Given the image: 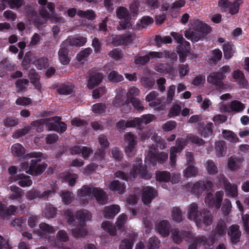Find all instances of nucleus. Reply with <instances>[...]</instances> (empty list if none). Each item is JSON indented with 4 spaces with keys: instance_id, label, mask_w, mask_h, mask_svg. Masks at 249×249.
I'll use <instances>...</instances> for the list:
<instances>
[{
    "instance_id": "ddd939ff",
    "label": "nucleus",
    "mask_w": 249,
    "mask_h": 249,
    "mask_svg": "<svg viewBox=\"0 0 249 249\" xmlns=\"http://www.w3.org/2000/svg\"><path fill=\"white\" fill-rule=\"evenodd\" d=\"M158 196L156 190L151 187L147 186L143 188L142 195V201L144 204L149 205L153 199Z\"/></svg>"
},
{
    "instance_id": "473e14b6",
    "label": "nucleus",
    "mask_w": 249,
    "mask_h": 249,
    "mask_svg": "<svg viewBox=\"0 0 249 249\" xmlns=\"http://www.w3.org/2000/svg\"><path fill=\"white\" fill-rule=\"evenodd\" d=\"M29 77L31 80V82L35 86V88L37 89H40L41 85L39 83L40 77L39 75L36 73L35 70H31L29 73Z\"/></svg>"
},
{
    "instance_id": "dca6fc26",
    "label": "nucleus",
    "mask_w": 249,
    "mask_h": 249,
    "mask_svg": "<svg viewBox=\"0 0 249 249\" xmlns=\"http://www.w3.org/2000/svg\"><path fill=\"white\" fill-rule=\"evenodd\" d=\"M55 230L54 227L46 223L42 222L39 225L37 229V234L42 238H46L47 235L54 233Z\"/></svg>"
},
{
    "instance_id": "20e7f679",
    "label": "nucleus",
    "mask_w": 249,
    "mask_h": 249,
    "mask_svg": "<svg viewBox=\"0 0 249 249\" xmlns=\"http://www.w3.org/2000/svg\"><path fill=\"white\" fill-rule=\"evenodd\" d=\"M211 28L207 24L200 22H196L194 24L193 31H186L185 37L193 42H196L209 34Z\"/></svg>"
},
{
    "instance_id": "4c0bfd02",
    "label": "nucleus",
    "mask_w": 249,
    "mask_h": 249,
    "mask_svg": "<svg viewBox=\"0 0 249 249\" xmlns=\"http://www.w3.org/2000/svg\"><path fill=\"white\" fill-rule=\"evenodd\" d=\"M109 188L113 191H117L120 193H122L124 192L125 186L124 183L121 182L118 180H116L110 183Z\"/></svg>"
},
{
    "instance_id": "7c9ffc66",
    "label": "nucleus",
    "mask_w": 249,
    "mask_h": 249,
    "mask_svg": "<svg viewBox=\"0 0 249 249\" xmlns=\"http://www.w3.org/2000/svg\"><path fill=\"white\" fill-rule=\"evenodd\" d=\"M11 152L14 156L17 157H21L25 154V148L18 143H15L12 146Z\"/></svg>"
},
{
    "instance_id": "39448f33",
    "label": "nucleus",
    "mask_w": 249,
    "mask_h": 249,
    "mask_svg": "<svg viewBox=\"0 0 249 249\" xmlns=\"http://www.w3.org/2000/svg\"><path fill=\"white\" fill-rule=\"evenodd\" d=\"M117 17L122 19L120 25L117 27L118 30L125 29L132 27L131 22V17L127 9L124 7H119L116 11Z\"/></svg>"
},
{
    "instance_id": "680f3d73",
    "label": "nucleus",
    "mask_w": 249,
    "mask_h": 249,
    "mask_svg": "<svg viewBox=\"0 0 249 249\" xmlns=\"http://www.w3.org/2000/svg\"><path fill=\"white\" fill-rule=\"evenodd\" d=\"M172 217L174 220L180 222L182 219L181 211L178 207H174L172 210Z\"/></svg>"
},
{
    "instance_id": "a19ab883",
    "label": "nucleus",
    "mask_w": 249,
    "mask_h": 249,
    "mask_svg": "<svg viewBox=\"0 0 249 249\" xmlns=\"http://www.w3.org/2000/svg\"><path fill=\"white\" fill-rule=\"evenodd\" d=\"M245 107V105L241 102L234 100L231 102L230 107L231 111L239 112L242 111Z\"/></svg>"
},
{
    "instance_id": "ea45409f",
    "label": "nucleus",
    "mask_w": 249,
    "mask_h": 249,
    "mask_svg": "<svg viewBox=\"0 0 249 249\" xmlns=\"http://www.w3.org/2000/svg\"><path fill=\"white\" fill-rule=\"evenodd\" d=\"M222 52L219 49H214L212 51V56L209 59V63L211 65H215L222 58Z\"/></svg>"
},
{
    "instance_id": "c756f323",
    "label": "nucleus",
    "mask_w": 249,
    "mask_h": 249,
    "mask_svg": "<svg viewBox=\"0 0 249 249\" xmlns=\"http://www.w3.org/2000/svg\"><path fill=\"white\" fill-rule=\"evenodd\" d=\"M171 174L167 171H158L156 173V180L159 182H168L170 180Z\"/></svg>"
},
{
    "instance_id": "e433bc0d",
    "label": "nucleus",
    "mask_w": 249,
    "mask_h": 249,
    "mask_svg": "<svg viewBox=\"0 0 249 249\" xmlns=\"http://www.w3.org/2000/svg\"><path fill=\"white\" fill-rule=\"evenodd\" d=\"M215 150L217 155L220 157H222L226 151L225 142L223 141H219L215 143Z\"/></svg>"
},
{
    "instance_id": "338daca9",
    "label": "nucleus",
    "mask_w": 249,
    "mask_h": 249,
    "mask_svg": "<svg viewBox=\"0 0 249 249\" xmlns=\"http://www.w3.org/2000/svg\"><path fill=\"white\" fill-rule=\"evenodd\" d=\"M205 202L209 207H215L216 203L215 198L211 193H208L205 198Z\"/></svg>"
},
{
    "instance_id": "49530a36",
    "label": "nucleus",
    "mask_w": 249,
    "mask_h": 249,
    "mask_svg": "<svg viewBox=\"0 0 249 249\" xmlns=\"http://www.w3.org/2000/svg\"><path fill=\"white\" fill-rule=\"evenodd\" d=\"M76 217L78 219L83 220L82 221L85 220H89L91 218V213L86 210H80L77 212L76 213Z\"/></svg>"
},
{
    "instance_id": "774afa93",
    "label": "nucleus",
    "mask_w": 249,
    "mask_h": 249,
    "mask_svg": "<svg viewBox=\"0 0 249 249\" xmlns=\"http://www.w3.org/2000/svg\"><path fill=\"white\" fill-rule=\"evenodd\" d=\"M131 103L133 107L138 111H142L144 109L142 102L136 98H132Z\"/></svg>"
},
{
    "instance_id": "09e8293b",
    "label": "nucleus",
    "mask_w": 249,
    "mask_h": 249,
    "mask_svg": "<svg viewBox=\"0 0 249 249\" xmlns=\"http://www.w3.org/2000/svg\"><path fill=\"white\" fill-rule=\"evenodd\" d=\"M177 51L179 54V61L181 63L184 62L186 58L189 50L187 48L184 49L181 45H179L177 47Z\"/></svg>"
},
{
    "instance_id": "f3484780",
    "label": "nucleus",
    "mask_w": 249,
    "mask_h": 249,
    "mask_svg": "<svg viewBox=\"0 0 249 249\" xmlns=\"http://www.w3.org/2000/svg\"><path fill=\"white\" fill-rule=\"evenodd\" d=\"M228 235L231 237L232 243L236 244L238 242L241 235L239 226L237 225L231 226L228 229Z\"/></svg>"
},
{
    "instance_id": "0eeeda50",
    "label": "nucleus",
    "mask_w": 249,
    "mask_h": 249,
    "mask_svg": "<svg viewBox=\"0 0 249 249\" xmlns=\"http://www.w3.org/2000/svg\"><path fill=\"white\" fill-rule=\"evenodd\" d=\"M225 76L219 73L218 72H211L207 77V81L216 87V89L221 90L226 88V85L223 82Z\"/></svg>"
},
{
    "instance_id": "8fccbe9b",
    "label": "nucleus",
    "mask_w": 249,
    "mask_h": 249,
    "mask_svg": "<svg viewBox=\"0 0 249 249\" xmlns=\"http://www.w3.org/2000/svg\"><path fill=\"white\" fill-rule=\"evenodd\" d=\"M231 208L232 205L230 200L228 198L225 199L221 207L223 214L225 216L228 215L231 212Z\"/></svg>"
},
{
    "instance_id": "c9c22d12",
    "label": "nucleus",
    "mask_w": 249,
    "mask_h": 249,
    "mask_svg": "<svg viewBox=\"0 0 249 249\" xmlns=\"http://www.w3.org/2000/svg\"><path fill=\"white\" fill-rule=\"evenodd\" d=\"M183 231L178 229L171 230V237L174 243L179 244L182 241Z\"/></svg>"
},
{
    "instance_id": "79ce46f5",
    "label": "nucleus",
    "mask_w": 249,
    "mask_h": 249,
    "mask_svg": "<svg viewBox=\"0 0 249 249\" xmlns=\"http://www.w3.org/2000/svg\"><path fill=\"white\" fill-rule=\"evenodd\" d=\"M223 50L224 57L227 59H230L234 53V51L232 49V45L229 42L225 43L223 45Z\"/></svg>"
},
{
    "instance_id": "c85d7f7f",
    "label": "nucleus",
    "mask_w": 249,
    "mask_h": 249,
    "mask_svg": "<svg viewBox=\"0 0 249 249\" xmlns=\"http://www.w3.org/2000/svg\"><path fill=\"white\" fill-rule=\"evenodd\" d=\"M117 129L120 131L128 127H135L134 120H121L117 123L116 124Z\"/></svg>"
},
{
    "instance_id": "4468645a",
    "label": "nucleus",
    "mask_w": 249,
    "mask_h": 249,
    "mask_svg": "<svg viewBox=\"0 0 249 249\" xmlns=\"http://www.w3.org/2000/svg\"><path fill=\"white\" fill-rule=\"evenodd\" d=\"M168 154L164 152L155 154L151 151H149L146 159L153 165L156 164L157 161L160 163H164L168 159Z\"/></svg>"
},
{
    "instance_id": "bf43d9fd",
    "label": "nucleus",
    "mask_w": 249,
    "mask_h": 249,
    "mask_svg": "<svg viewBox=\"0 0 249 249\" xmlns=\"http://www.w3.org/2000/svg\"><path fill=\"white\" fill-rule=\"evenodd\" d=\"M133 245V239H124L121 241L119 249H132Z\"/></svg>"
},
{
    "instance_id": "052dcab7",
    "label": "nucleus",
    "mask_w": 249,
    "mask_h": 249,
    "mask_svg": "<svg viewBox=\"0 0 249 249\" xmlns=\"http://www.w3.org/2000/svg\"><path fill=\"white\" fill-rule=\"evenodd\" d=\"M92 50L90 48H88L81 51L77 54L76 58L79 62L85 60L89 54L91 53Z\"/></svg>"
},
{
    "instance_id": "864d4df0",
    "label": "nucleus",
    "mask_w": 249,
    "mask_h": 249,
    "mask_svg": "<svg viewBox=\"0 0 249 249\" xmlns=\"http://www.w3.org/2000/svg\"><path fill=\"white\" fill-rule=\"evenodd\" d=\"M101 226L105 230L107 231L110 235H115L116 232V228L112 226L109 222H104L102 224Z\"/></svg>"
},
{
    "instance_id": "f8f14e48",
    "label": "nucleus",
    "mask_w": 249,
    "mask_h": 249,
    "mask_svg": "<svg viewBox=\"0 0 249 249\" xmlns=\"http://www.w3.org/2000/svg\"><path fill=\"white\" fill-rule=\"evenodd\" d=\"M53 120L48 122L46 125L49 130H54L63 133L67 129L66 124L62 122H60L61 118L59 117H53Z\"/></svg>"
},
{
    "instance_id": "2f4dec72",
    "label": "nucleus",
    "mask_w": 249,
    "mask_h": 249,
    "mask_svg": "<svg viewBox=\"0 0 249 249\" xmlns=\"http://www.w3.org/2000/svg\"><path fill=\"white\" fill-rule=\"evenodd\" d=\"M223 138L231 142L235 143L239 142L237 135L231 130H223L222 131Z\"/></svg>"
},
{
    "instance_id": "a211bd4d",
    "label": "nucleus",
    "mask_w": 249,
    "mask_h": 249,
    "mask_svg": "<svg viewBox=\"0 0 249 249\" xmlns=\"http://www.w3.org/2000/svg\"><path fill=\"white\" fill-rule=\"evenodd\" d=\"M71 233L75 238H81L86 236L88 232L86 228L85 222L80 221L75 228L71 230Z\"/></svg>"
},
{
    "instance_id": "c03bdc74",
    "label": "nucleus",
    "mask_w": 249,
    "mask_h": 249,
    "mask_svg": "<svg viewBox=\"0 0 249 249\" xmlns=\"http://www.w3.org/2000/svg\"><path fill=\"white\" fill-rule=\"evenodd\" d=\"M29 80L27 79H19L15 82L17 92H21L26 89L29 84Z\"/></svg>"
},
{
    "instance_id": "13d9d810",
    "label": "nucleus",
    "mask_w": 249,
    "mask_h": 249,
    "mask_svg": "<svg viewBox=\"0 0 249 249\" xmlns=\"http://www.w3.org/2000/svg\"><path fill=\"white\" fill-rule=\"evenodd\" d=\"M63 178L70 186H73L75 184L76 179L78 178V175L75 174L68 173L64 176Z\"/></svg>"
},
{
    "instance_id": "4be33fe9",
    "label": "nucleus",
    "mask_w": 249,
    "mask_h": 249,
    "mask_svg": "<svg viewBox=\"0 0 249 249\" xmlns=\"http://www.w3.org/2000/svg\"><path fill=\"white\" fill-rule=\"evenodd\" d=\"M120 208L118 205L107 206L104 210V216L107 219L113 218L120 212Z\"/></svg>"
},
{
    "instance_id": "e2e57ef3",
    "label": "nucleus",
    "mask_w": 249,
    "mask_h": 249,
    "mask_svg": "<svg viewBox=\"0 0 249 249\" xmlns=\"http://www.w3.org/2000/svg\"><path fill=\"white\" fill-rule=\"evenodd\" d=\"M187 140L191 142L194 144L197 145V146H201L205 143L204 141L202 139L200 138L197 136H188L187 137Z\"/></svg>"
},
{
    "instance_id": "aec40b11",
    "label": "nucleus",
    "mask_w": 249,
    "mask_h": 249,
    "mask_svg": "<svg viewBox=\"0 0 249 249\" xmlns=\"http://www.w3.org/2000/svg\"><path fill=\"white\" fill-rule=\"evenodd\" d=\"M155 119V116L152 114H146L142 116L141 117L134 118L133 120L135 127H137L138 129H141L143 124H147Z\"/></svg>"
},
{
    "instance_id": "0e129e2a",
    "label": "nucleus",
    "mask_w": 249,
    "mask_h": 249,
    "mask_svg": "<svg viewBox=\"0 0 249 249\" xmlns=\"http://www.w3.org/2000/svg\"><path fill=\"white\" fill-rule=\"evenodd\" d=\"M35 63L37 68L39 70L46 69L49 66L48 60L45 57L37 59Z\"/></svg>"
},
{
    "instance_id": "58836bf2",
    "label": "nucleus",
    "mask_w": 249,
    "mask_h": 249,
    "mask_svg": "<svg viewBox=\"0 0 249 249\" xmlns=\"http://www.w3.org/2000/svg\"><path fill=\"white\" fill-rule=\"evenodd\" d=\"M153 21L154 20L152 18L149 17H144L141 19L140 23H137L136 27L133 28L137 30H142L144 28L145 26L149 25L152 23Z\"/></svg>"
},
{
    "instance_id": "5701e85b",
    "label": "nucleus",
    "mask_w": 249,
    "mask_h": 249,
    "mask_svg": "<svg viewBox=\"0 0 249 249\" xmlns=\"http://www.w3.org/2000/svg\"><path fill=\"white\" fill-rule=\"evenodd\" d=\"M12 181H16L19 180L18 184L22 187H29L32 184V180L30 177L24 175H18L17 176L12 178Z\"/></svg>"
},
{
    "instance_id": "6e6d98bb",
    "label": "nucleus",
    "mask_w": 249,
    "mask_h": 249,
    "mask_svg": "<svg viewBox=\"0 0 249 249\" xmlns=\"http://www.w3.org/2000/svg\"><path fill=\"white\" fill-rule=\"evenodd\" d=\"M242 0H236L232 3H230L229 13L231 15L237 14L239 11V7Z\"/></svg>"
},
{
    "instance_id": "cd10ccee",
    "label": "nucleus",
    "mask_w": 249,
    "mask_h": 249,
    "mask_svg": "<svg viewBox=\"0 0 249 249\" xmlns=\"http://www.w3.org/2000/svg\"><path fill=\"white\" fill-rule=\"evenodd\" d=\"M227 225L225 220L220 219L217 222L214 229V236L218 235L223 236L226 234Z\"/></svg>"
},
{
    "instance_id": "603ef678",
    "label": "nucleus",
    "mask_w": 249,
    "mask_h": 249,
    "mask_svg": "<svg viewBox=\"0 0 249 249\" xmlns=\"http://www.w3.org/2000/svg\"><path fill=\"white\" fill-rule=\"evenodd\" d=\"M106 108L107 106L105 103H99L92 106V110L95 113L101 114L105 112Z\"/></svg>"
},
{
    "instance_id": "37998d69",
    "label": "nucleus",
    "mask_w": 249,
    "mask_h": 249,
    "mask_svg": "<svg viewBox=\"0 0 249 249\" xmlns=\"http://www.w3.org/2000/svg\"><path fill=\"white\" fill-rule=\"evenodd\" d=\"M197 173V169L193 164H189L186 168L183 171L184 176L186 178L195 176Z\"/></svg>"
},
{
    "instance_id": "4d7b16f0",
    "label": "nucleus",
    "mask_w": 249,
    "mask_h": 249,
    "mask_svg": "<svg viewBox=\"0 0 249 249\" xmlns=\"http://www.w3.org/2000/svg\"><path fill=\"white\" fill-rule=\"evenodd\" d=\"M56 192V189L53 187L51 190H46L43 192L38 191V198L41 199H47L48 197Z\"/></svg>"
},
{
    "instance_id": "423d86ee",
    "label": "nucleus",
    "mask_w": 249,
    "mask_h": 249,
    "mask_svg": "<svg viewBox=\"0 0 249 249\" xmlns=\"http://www.w3.org/2000/svg\"><path fill=\"white\" fill-rule=\"evenodd\" d=\"M124 140L127 144L125 147V153L129 157L132 156L137 144V136L130 132H127L124 135Z\"/></svg>"
},
{
    "instance_id": "f704fd0d",
    "label": "nucleus",
    "mask_w": 249,
    "mask_h": 249,
    "mask_svg": "<svg viewBox=\"0 0 249 249\" xmlns=\"http://www.w3.org/2000/svg\"><path fill=\"white\" fill-rule=\"evenodd\" d=\"M77 15L81 18H87L89 20H93L96 18V14L93 10H87L77 11Z\"/></svg>"
},
{
    "instance_id": "9d476101",
    "label": "nucleus",
    "mask_w": 249,
    "mask_h": 249,
    "mask_svg": "<svg viewBox=\"0 0 249 249\" xmlns=\"http://www.w3.org/2000/svg\"><path fill=\"white\" fill-rule=\"evenodd\" d=\"M213 184L211 181H198L196 182L192 189V192L197 196H199L204 191H209L213 187Z\"/></svg>"
},
{
    "instance_id": "412c9836",
    "label": "nucleus",
    "mask_w": 249,
    "mask_h": 249,
    "mask_svg": "<svg viewBox=\"0 0 249 249\" xmlns=\"http://www.w3.org/2000/svg\"><path fill=\"white\" fill-rule=\"evenodd\" d=\"M10 194L9 199L14 200H19L24 195V191L16 185H12L10 187Z\"/></svg>"
},
{
    "instance_id": "7ed1b4c3",
    "label": "nucleus",
    "mask_w": 249,
    "mask_h": 249,
    "mask_svg": "<svg viewBox=\"0 0 249 249\" xmlns=\"http://www.w3.org/2000/svg\"><path fill=\"white\" fill-rule=\"evenodd\" d=\"M27 158H35L37 160H32L29 166L28 170L26 171V173L33 176H38L41 175L48 165L47 163L43 162L41 164H37L38 161H40L42 159L46 158L45 156L41 152H32L26 155Z\"/></svg>"
},
{
    "instance_id": "9b49d317",
    "label": "nucleus",
    "mask_w": 249,
    "mask_h": 249,
    "mask_svg": "<svg viewBox=\"0 0 249 249\" xmlns=\"http://www.w3.org/2000/svg\"><path fill=\"white\" fill-rule=\"evenodd\" d=\"M130 174L134 178L138 175L145 178L151 177V176L147 173L145 165H142V160H138L133 164Z\"/></svg>"
},
{
    "instance_id": "3c124183",
    "label": "nucleus",
    "mask_w": 249,
    "mask_h": 249,
    "mask_svg": "<svg viewBox=\"0 0 249 249\" xmlns=\"http://www.w3.org/2000/svg\"><path fill=\"white\" fill-rule=\"evenodd\" d=\"M149 61V58L147 54L144 56L138 54L135 56L134 63L137 65H144Z\"/></svg>"
},
{
    "instance_id": "69168bd1",
    "label": "nucleus",
    "mask_w": 249,
    "mask_h": 249,
    "mask_svg": "<svg viewBox=\"0 0 249 249\" xmlns=\"http://www.w3.org/2000/svg\"><path fill=\"white\" fill-rule=\"evenodd\" d=\"M181 107L178 105L173 106L169 110L168 116L170 118L178 116L181 112Z\"/></svg>"
},
{
    "instance_id": "b1692460",
    "label": "nucleus",
    "mask_w": 249,
    "mask_h": 249,
    "mask_svg": "<svg viewBox=\"0 0 249 249\" xmlns=\"http://www.w3.org/2000/svg\"><path fill=\"white\" fill-rule=\"evenodd\" d=\"M125 92L123 90H120L117 92V94L113 101V105L116 107H121L124 106L125 107L126 101L125 100Z\"/></svg>"
},
{
    "instance_id": "de8ad7c7",
    "label": "nucleus",
    "mask_w": 249,
    "mask_h": 249,
    "mask_svg": "<svg viewBox=\"0 0 249 249\" xmlns=\"http://www.w3.org/2000/svg\"><path fill=\"white\" fill-rule=\"evenodd\" d=\"M108 79L110 82L118 83L124 80V77L116 71H113L109 73Z\"/></svg>"
},
{
    "instance_id": "f03ea898",
    "label": "nucleus",
    "mask_w": 249,
    "mask_h": 249,
    "mask_svg": "<svg viewBox=\"0 0 249 249\" xmlns=\"http://www.w3.org/2000/svg\"><path fill=\"white\" fill-rule=\"evenodd\" d=\"M77 195L80 199L83 200L84 204L88 203V200L84 199V197L87 196L89 197L94 196L99 203L101 204H106L108 199L107 196L103 190L87 185H84L80 189H79L77 191Z\"/></svg>"
},
{
    "instance_id": "a878e982",
    "label": "nucleus",
    "mask_w": 249,
    "mask_h": 249,
    "mask_svg": "<svg viewBox=\"0 0 249 249\" xmlns=\"http://www.w3.org/2000/svg\"><path fill=\"white\" fill-rule=\"evenodd\" d=\"M103 79V75L101 73H95L89 78L88 87L89 89H93L95 86L98 85Z\"/></svg>"
},
{
    "instance_id": "6ab92c4d",
    "label": "nucleus",
    "mask_w": 249,
    "mask_h": 249,
    "mask_svg": "<svg viewBox=\"0 0 249 249\" xmlns=\"http://www.w3.org/2000/svg\"><path fill=\"white\" fill-rule=\"evenodd\" d=\"M151 73L149 71H146L144 75L140 79L141 85L145 89H152L155 84V79L151 77Z\"/></svg>"
},
{
    "instance_id": "f257e3e1",
    "label": "nucleus",
    "mask_w": 249,
    "mask_h": 249,
    "mask_svg": "<svg viewBox=\"0 0 249 249\" xmlns=\"http://www.w3.org/2000/svg\"><path fill=\"white\" fill-rule=\"evenodd\" d=\"M198 209L196 203H191L189 206L188 218L194 220L197 227H200L202 223L206 226L211 225L213 221V215L211 212L206 209L200 212Z\"/></svg>"
},
{
    "instance_id": "6e6552de",
    "label": "nucleus",
    "mask_w": 249,
    "mask_h": 249,
    "mask_svg": "<svg viewBox=\"0 0 249 249\" xmlns=\"http://www.w3.org/2000/svg\"><path fill=\"white\" fill-rule=\"evenodd\" d=\"M136 38V34L127 33L115 36L113 38L112 43L114 46L127 45L132 43Z\"/></svg>"
},
{
    "instance_id": "2eb2a0df",
    "label": "nucleus",
    "mask_w": 249,
    "mask_h": 249,
    "mask_svg": "<svg viewBox=\"0 0 249 249\" xmlns=\"http://www.w3.org/2000/svg\"><path fill=\"white\" fill-rule=\"evenodd\" d=\"M69 46L65 44L64 41L61 43L60 48L58 51L59 59L63 65H67L70 61L69 56V51L67 47Z\"/></svg>"
},
{
    "instance_id": "72a5a7b5",
    "label": "nucleus",
    "mask_w": 249,
    "mask_h": 249,
    "mask_svg": "<svg viewBox=\"0 0 249 249\" xmlns=\"http://www.w3.org/2000/svg\"><path fill=\"white\" fill-rule=\"evenodd\" d=\"M60 196L62 202L65 205H69L71 203L73 199V194L68 191L63 190L60 192Z\"/></svg>"
},
{
    "instance_id": "a18cd8bd",
    "label": "nucleus",
    "mask_w": 249,
    "mask_h": 249,
    "mask_svg": "<svg viewBox=\"0 0 249 249\" xmlns=\"http://www.w3.org/2000/svg\"><path fill=\"white\" fill-rule=\"evenodd\" d=\"M206 169L210 175H214L217 173V167L214 162L211 160H208L205 164Z\"/></svg>"
},
{
    "instance_id": "5fc2aeb1",
    "label": "nucleus",
    "mask_w": 249,
    "mask_h": 249,
    "mask_svg": "<svg viewBox=\"0 0 249 249\" xmlns=\"http://www.w3.org/2000/svg\"><path fill=\"white\" fill-rule=\"evenodd\" d=\"M160 246V241L156 236H153L149 239L147 248L149 249H158Z\"/></svg>"
},
{
    "instance_id": "bb28decb",
    "label": "nucleus",
    "mask_w": 249,
    "mask_h": 249,
    "mask_svg": "<svg viewBox=\"0 0 249 249\" xmlns=\"http://www.w3.org/2000/svg\"><path fill=\"white\" fill-rule=\"evenodd\" d=\"M65 44L72 46H81L87 42V38L83 36H79L72 38H68L64 40Z\"/></svg>"
},
{
    "instance_id": "1a4fd4ad",
    "label": "nucleus",
    "mask_w": 249,
    "mask_h": 249,
    "mask_svg": "<svg viewBox=\"0 0 249 249\" xmlns=\"http://www.w3.org/2000/svg\"><path fill=\"white\" fill-rule=\"evenodd\" d=\"M220 178L223 183L226 196L233 198L237 196L238 195L237 185L230 183L223 174L220 175Z\"/></svg>"
},
{
    "instance_id": "393cba45",
    "label": "nucleus",
    "mask_w": 249,
    "mask_h": 249,
    "mask_svg": "<svg viewBox=\"0 0 249 249\" xmlns=\"http://www.w3.org/2000/svg\"><path fill=\"white\" fill-rule=\"evenodd\" d=\"M170 226L167 220H162L157 225V230L163 237H167L169 235Z\"/></svg>"
}]
</instances>
